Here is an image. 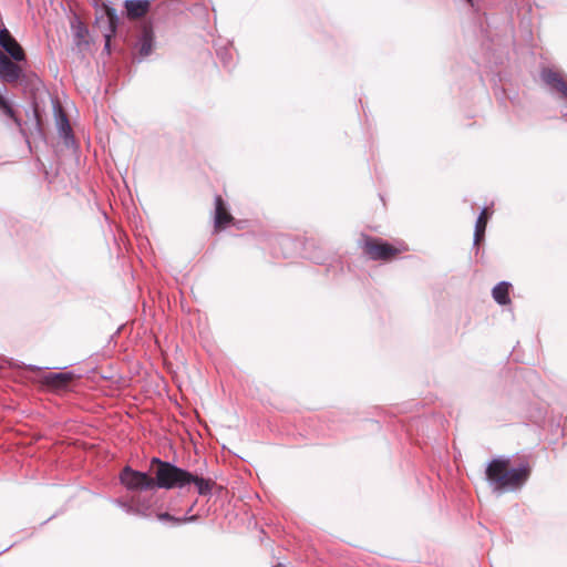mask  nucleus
Segmentation results:
<instances>
[{"label": "nucleus", "mask_w": 567, "mask_h": 567, "mask_svg": "<svg viewBox=\"0 0 567 567\" xmlns=\"http://www.w3.org/2000/svg\"><path fill=\"white\" fill-rule=\"evenodd\" d=\"M486 478L497 492L520 488L529 477L528 465L509 468V460L498 457L492 460L486 467Z\"/></svg>", "instance_id": "nucleus-1"}, {"label": "nucleus", "mask_w": 567, "mask_h": 567, "mask_svg": "<svg viewBox=\"0 0 567 567\" xmlns=\"http://www.w3.org/2000/svg\"><path fill=\"white\" fill-rule=\"evenodd\" d=\"M151 463L156 466L155 487L165 489L184 488L188 485V480L192 478L190 472L158 457H153Z\"/></svg>", "instance_id": "nucleus-2"}, {"label": "nucleus", "mask_w": 567, "mask_h": 567, "mask_svg": "<svg viewBox=\"0 0 567 567\" xmlns=\"http://www.w3.org/2000/svg\"><path fill=\"white\" fill-rule=\"evenodd\" d=\"M120 480L121 483L130 491L152 489L155 487L153 477L128 466L121 472Z\"/></svg>", "instance_id": "nucleus-3"}, {"label": "nucleus", "mask_w": 567, "mask_h": 567, "mask_svg": "<svg viewBox=\"0 0 567 567\" xmlns=\"http://www.w3.org/2000/svg\"><path fill=\"white\" fill-rule=\"evenodd\" d=\"M23 76V70L19 62L10 59L0 51V80L6 83H14Z\"/></svg>", "instance_id": "nucleus-4"}, {"label": "nucleus", "mask_w": 567, "mask_h": 567, "mask_svg": "<svg viewBox=\"0 0 567 567\" xmlns=\"http://www.w3.org/2000/svg\"><path fill=\"white\" fill-rule=\"evenodd\" d=\"M542 80L553 90L560 94V97L567 101V79L563 72L544 68L540 72Z\"/></svg>", "instance_id": "nucleus-5"}, {"label": "nucleus", "mask_w": 567, "mask_h": 567, "mask_svg": "<svg viewBox=\"0 0 567 567\" xmlns=\"http://www.w3.org/2000/svg\"><path fill=\"white\" fill-rule=\"evenodd\" d=\"M0 45L8 53V56L16 62L25 60L24 50L7 29L0 30Z\"/></svg>", "instance_id": "nucleus-6"}, {"label": "nucleus", "mask_w": 567, "mask_h": 567, "mask_svg": "<svg viewBox=\"0 0 567 567\" xmlns=\"http://www.w3.org/2000/svg\"><path fill=\"white\" fill-rule=\"evenodd\" d=\"M234 221V217L228 212L226 204L220 195L215 197V217L214 227L216 230L227 228Z\"/></svg>", "instance_id": "nucleus-7"}, {"label": "nucleus", "mask_w": 567, "mask_h": 567, "mask_svg": "<svg viewBox=\"0 0 567 567\" xmlns=\"http://www.w3.org/2000/svg\"><path fill=\"white\" fill-rule=\"evenodd\" d=\"M128 19L136 20L145 17L151 9L150 0H126L124 3Z\"/></svg>", "instance_id": "nucleus-8"}, {"label": "nucleus", "mask_w": 567, "mask_h": 567, "mask_svg": "<svg viewBox=\"0 0 567 567\" xmlns=\"http://www.w3.org/2000/svg\"><path fill=\"white\" fill-rule=\"evenodd\" d=\"M73 379L71 372H49L43 377V382L53 389H64Z\"/></svg>", "instance_id": "nucleus-9"}, {"label": "nucleus", "mask_w": 567, "mask_h": 567, "mask_svg": "<svg viewBox=\"0 0 567 567\" xmlns=\"http://www.w3.org/2000/svg\"><path fill=\"white\" fill-rule=\"evenodd\" d=\"M489 216L491 213L488 208H484L481 212L475 225L474 246H480L483 243Z\"/></svg>", "instance_id": "nucleus-10"}, {"label": "nucleus", "mask_w": 567, "mask_h": 567, "mask_svg": "<svg viewBox=\"0 0 567 567\" xmlns=\"http://www.w3.org/2000/svg\"><path fill=\"white\" fill-rule=\"evenodd\" d=\"M509 289H511V284H508L506 281H502V282L497 284L493 288V291H492V296H493L494 300L498 305H502V306L511 303Z\"/></svg>", "instance_id": "nucleus-11"}, {"label": "nucleus", "mask_w": 567, "mask_h": 567, "mask_svg": "<svg viewBox=\"0 0 567 567\" xmlns=\"http://www.w3.org/2000/svg\"><path fill=\"white\" fill-rule=\"evenodd\" d=\"M189 484H194L196 486L199 495L210 494L215 485L214 481L210 478H204L194 474H192V478L188 480V485Z\"/></svg>", "instance_id": "nucleus-12"}, {"label": "nucleus", "mask_w": 567, "mask_h": 567, "mask_svg": "<svg viewBox=\"0 0 567 567\" xmlns=\"http://www.w3.org/2000/svg\"><path fill=\"white\" fill-rule=\"evenodd\" d=\"M400 250H363V259L389 261L393 259Z\"/></svg>", "instance_id": "nucleus-13"}, {"label": "nucleus", "mask_w": 567, "mask_h": 567, "mask_svg": "<svg viewBox=\"0 0 567 567\" xmlns=\"http://www.w3.org/2000/svg\"><path fill=\"white\" fill-rule=\"evenodd\" d=\"M0 109L1 111L8 116L10 117L18 126H21V121L20 118L17 116L14 110L12 109V106L10 105V103L4 99V96H2L0 94Z\"/></svg>", "instance_id": "nucleus-14"}, {"label": "nucleus", "mask_w": 567, "mask_h": 567, "mask_svg": "<svg viewBox=\"0 0 567 567\" xmlns=\"http://www.w3.org/2000/svg\"><path fill=\"white\" fill-rule=\"evenodd\" d=\"M158 519L166 520V522H172L174 524H184V523H188V522L195 520L196 516H185V517H182V518H176V517L172 516L168 513H162V514H158Z\"/></svg>", "instance_id": "nucleus-15"}, {"label": "nucleus", "mask_w": 567, "mask_h": 567, "mask_svg": "<svg viewBox=\"0 0 567 567\" xmlns=\"http://www.w3.org/2000/svg\"><path fill=\"white\" fill-rule=\"evenodd\" d=\"M363 248L372 249V248H394V247L388 243L382 241L381 239L365 237Z\"/></svg>", "instance_id": "nucleus-16"}, {"label": "nucleus", "mask_w": 567, "mask_h": 567, "mask_svg": "<svg viewBox=\"0 0 567 567\" xmlns=\"http://www.w3.org/2000/svg\"><path fill=\"white\" fill-rule=\"evenodd\" d=\"M75 38L78 40V43L81 44V42L87 43L86 37H87V29L86 27L78 21L76 24H73Z\"/></svg>", "instance_id": "nucleus-17"}, {"label": "nucleus", "mask_w": 567, "mask_h": 567, "mask_svg": "<svg viewBox=\"0 0 567 567\" xmlns=\"http://www.w3.org/2000/svg\"><path fill=\"white\" fill-rule=\"evenodd\" d=\"M59 126H60V131L62 132V134L65 137H68L69 134L71 133V126H70L69 121L64 114H61V116H60Z\"/></svg>", "instance_id": "nucleus-18"}, {"label": "nucleus", "mask_w": 567, "mask_h": 567, "mask_svg": "<svg viewBox=\"0 0 567 567\" xmlns=\"http://www.w3.org/2000/svg\"><path fill=\"white\" fill-rule=\"evenodd\" d=\"M152 51V39L147 37L146 34L143 38L142 45H141V54L142 55H148Z\"/></svg>", "instance_id": "nucleus-19"}, {"label": "nucleus", "mask_w": 567, "mask_h": 567, "mask_svg": "<svg viewBox=\"0 0 567 567\" xmlns=\"http://www.w3.org/2000/svg\"><path fill=\"white\" fill-rule=\"evenodd\" d=\"M107 17L110 21L111 32H115L116 14L114 10L107 9Z\"/></svg>", "instance_id": "nucleus-20"}, {"label": "nucleus", "mask_w": 567, "mask_h": 567, "mask_svg": "<svg viewBox=\"0 0 567 567\" xmlns=\"http://www.w3.org/2000/svg\"><path fill=\"white\" fill-rule=\"evenodd\" d=\"M110 42H111V34H106L105 35V47H106V49H109Z\"/></svg>", "instance_id": "nucleus-21"}, {"label": "nucleus", "mask_w": 567, "mask_h": 567, "mask_svg": "<svg viewBox=\"0 0 567 567\" xmlns=\"http://www.w3.org/2000/svg\"><path fill=\"white\" fill-rule=\"evenodd\" d=\"M34 116H35V118H37V123L39 124V122H40V115H39V113H38L37 109H34Z\"/></svg>", "instance_id": "nucleus-22"}, {"label": "nucleus", "mask_w": 567, "mask_h": 567, "mask_svg": "<svg viewBox=\"0 0 567 567\" xmlns=\"http://www.w3.org/2000/svg\"><path fill=\"white\" fill-rule=\"evenodd\" d=\"M468 2H471L472 0H467Z\"/></svg>", "instance_id": "nucleus-23"}]
</instances>
